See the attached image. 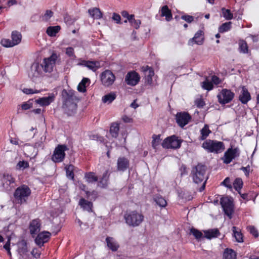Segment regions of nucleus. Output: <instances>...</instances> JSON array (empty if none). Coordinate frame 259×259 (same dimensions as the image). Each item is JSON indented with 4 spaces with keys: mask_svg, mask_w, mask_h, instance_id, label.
Masks as SVG:
<instances>
[{
    "mask_svg": "<svg viewBox=\"0 0 259 259\" xmlns=\"http://www.w3.org/2000/svg\"><path fill=\"white\" fill-rule=\"evenodd\" d=\"M75 93L73 91L66 90H64L62 92V96L64 99L63 108L69 115L73 114L77 108L76 102L78 99L75 95Z\"/></svg>",
    "mask_w": 259,
    "mask_h": 259,
    "instance_id": "f257e3e1",
    "label": "nucleus"
},
{
    "mask_svg": "<svg viewBox=\"0 0 259 259\" xmlns=\"http://www.w3.org/2000/svg\"><path fill=\"white\" fill-rule=\"evenodd\" d=\"M206 167L201 164H198L192 168L191 176L193 181L196 184L202 183L199 191L202 192L205 189L207 177L205 176Z\"/></svg>",
    "mask_w": 259,
    "mask_h": 259,
    "instance_id": "f03ea898",
    "label": "nucleus"
},
{
    "mask_svg": "<svg viewBox=\"0 0 259 259\" xmlns=\"http://www.w3.org/2000/svg\"><path fill=\"white\" fill-rule=\"evenodd\" d=\"M18 259L38 258L40 257V251L36 248H34L31 252L30 255L28 251L26 242L24 240L19 241L18 244Z\"/></svg>",
    "mask_w": 259,
    "mask_h": 259,
    "instance_id": "7ed1b4c3",
    "label": "nucleus"
},
{
    "mask_svg": "<svg viewBox=\"0 0 259 259\" xmlns=\"http://www.w3.org/2000/svg\"><path fill=\"white\" fill-rule=\"evenodd\" d=\"M126 223L131 227L139 226L144 221V217L140 211H131L124 215Z\"/></svg>",
    "mask_w": 259,
    "mask_h": 259,
    "instance_id": "20e7f679",
    "label": "nucleus"
},
{
    "mask_svg": "<svg viewBox=\"0 0 259 259\" xmlns=\"http://www.w3.org/2000/svg\"><path fill=\"white\" fill-rule=\"evenodd\" d=\"M30 194L31 190L29 188L23 185L18 187L15 190L14 197L18 203L22 204L26 202Z\"/></svg>",
    "mask_w": 259,
    "mask_h": 259,
    "instance_id": "39448f33",
    "label": "nucleus"
},
{
    "mask_svg": "<svg viewBox=\"0 0 259 259\" xmlns=\"http://www.w3.org/2000/svg\"><path fill=\"white\" fill-rule=\"evenodd\" d=\"M202 147L210 152L219 153L225 149L223 142L208 140L202 144Z\"/></svg>",
    "mask_w": 259,
    "mask_h": 259,
    "instance_id": "423d86ee",
    "label": "nucleus"
},
{
    "mask_svg": "<svg viewBox=\"0 0 259 259\" xmlns=\"http://www.w3.org/2000/svg\"><path fill=\"white\" fill-rule=\"evenodd\" d=\"M58 57V55L55 52H53L50 57L43 59L41 63V67H42V70L45 72L50 73L53 71Z\"/></svg>",
    "mask_w": 259,
    "mask_h": 259,
    "instance_id": "0eeeda50",
    "label": "nucleus"
},
{
    "mask_svg": "<svg viewBox=\"0 0 259 259\" xmlns=\"http://www.w3.org/2000/svg\"><path fill=\"white\" fill-rule=\"evenodd\" d=\"M221 204L225 214L229 219H231L234 213V204L232 199L228 197H224L221 200Z\"/></svg>",
    "mask_w": 259,
    "mask_h": 259,
    "instance_id": "6e6552de",
    "label": "nucleus"
},
{
    "mask_svg": "<svg viewBox=\"0 0 259 259\" xmlns=\"http://www.w3.org/2000/svg\"><path fill=\"white\" fill-rule=\"evenodd\" d=\"M68 148L65 145H58L56 147L52 157V160L55 162H62L65 156V151Z\"/></svg>",
    "mask_w": 259,
    "mask_h": 259,
    "instance_id": "1a4fd4ad",
    "label": "nucleus"
},
{
    "mask_svg": "<svg viewBox=\"0 0 259 259\" xmlns=\"http://www.w3.org/2000/svg\"><path fill=\"white\" fill-rule=\"evenodd\" d=\"M11 37V40L9 39H3L1 40V44L5 47H12L19 44L22 39L21 33L17 31L12 32Z\"/></svg>",
    "mask_w": 259,
    "mask_h": 259,
    "instance_id": "9d476101",
    "label": "nucleus"
},
{
    "mask_svg": "<svg viewBox=\"0 0 259 259\" xmlns=\"http://www.w3.org/2000/svg\"><path fill=\"white\" fill-rule=\"evenodd\" d=\"M181 142L175 136L166 138L162 143L163 148L165 149H177L180 147Z\"/></svg>",
    "mask_w": 259,
    "mask_h": 259,
    "instance_id": "9b49d317",
    "label": "nucleus"
},
{
    "mask_svg": "<svg viewBox=\"0 0 259 259\" xmlns=\"http://www.w3.org/2000/svg\"><path fill=\"white\" fill-rule=\"evenodd\" d=\"M100 78L102 84L107 87L113 84L115 80V75L109 70L103 72L101 74Z\"/></svg>",
    "mask_w": 259,
    "mask_h": 259,
    "instance_id": "f8f14e48",
    "label": "nucleus"
},
{
    "mask_svg": "<svg viewBox=\"0 0 259 259\" xmlns=\"http://www.w3.org/2000/svg\"><path fill=\"white\" fill-rule=\"evenodd\" d=\"M234 96V94L231 91L223 89L217 95L219 102L221 104H225L231 102Z\"/></svg>",
    "mask_w": 259,
    "mask_h": 259,
    "instance_id": "ddd939ff",
    "label": "nucleus"
},
{
    "mask_svg": "<svg viewBox=\"0 0 259 259\" xmlns=\"http://www.w3.org/2000/svg\"><path fill=\"white\" fill-rule=\"evenodd\" d=\"M191 117L187 112H180L176 115V121L179 125L182 127L187 124Z\"/></svg>",
    "mask_w": 259,
    "mask_h": 259,
    "instance_id": "4468645a",
    "label": "nucleus"
},
{
    "mask_svg": "<svg viewBox=\"0 0 259 259\" xmlns=\"http://www.w3.org/2000/svg\"><path fill=\"white\" fill-rule=\"evenodd\" d=\"M140 79L139 74L135 71L128 72L125 76V81L128 85H136L139 81Z\"/></svg>",
    "mask_w": 259,
    "mask_h": 259,
    "instance_id": "2eb2a0df",
    "label": "nucleus"
},
{
    "mask_svg": "<svg viewBox=\"0 0 259 259\" xmlns=\"http://www.w3.org/2000/svg\"><path fill=\"white\" fill-rule=\"evenodd\" d=\"M51 236V233L48 231H44L39 233L35 239V243L40 247L42 246L44 243L47 242Z\"/></svg>",
    "mask_w": 259,
    "mask_h": 259,
    "instance_id": "dca6fc26",
    "label": "nucleus"
},
{
    "mask_svg": "<svg viewBox=\"0 0 259 259\" xmlns=\"http://www.w3.org/2000/svg\"><path fill=\"white\" fill-rule=\"evenodd\" d=\"M238 152V150L236 148H229L228 149L225 153L223 158L224 162L226 164L230 163L233 159L238 156L239 154Z\"/></svg>",
    "mask_w": 259,
    "mask_h": 259,
    "instance_id": "f3484780",
    "label": "nucleus"
},
{
    "mask_svg": "<svg viewBox=\"0 0 259 259\" xmlns=\"http://www.w3.org/2000/svg\"><path fill=\"white\" fill-rule=\"evenodd\" d=\"M204 40V32L202 30H198L195 34L194 36L190 39L188 41L190 46H193L194 44L201 45L203 43Z\"/></svg>",
    "mask_w": 259,
    "mask_h": 259,
    "instance_id": "a211bd4d",
    "label": "nucleus"
},
{
    "mask_svg": "<svg viewBox=\"0 0 259 259\" xmlns=\"http://www.w3.org/2000/svg\"><path fill=\"white\" fill-rule=\"evenodd\" d=\"M43 70L41 67V63L39 65L38 63H34L31 67L29 76L33 79L41 75Z\"/></svg>",
    "mask_w": 259,
    "mask_h": 259,
    "instance_id": "6ab92c4d",
    "label": "nucleus"
},
{
    "mask_svg": "<svg viewBox=\"0 0 259 259\" xmlns=\"http://www.w3.org/2000/svg\"><path fill=\"white\" fill-rule=\"evenodd\" d=\"M130 162L128 159L124 157H119L117 161V169L118 171H124L129 167Z\"/></svg>",
    "mask_w": 259,
    "mask_h": 259,
    "instance_id": "aec40b11",
    "label": "nucleus"
},
{
    "mask_svg": "<svg viewBox=\"0 0 259 259\" xmlns=\"http://www.w3.org/2000/svg\"><path fill=\"white\" fill-rule=\"evenodd\" d=\"M55 95L53 93L50 94L48 97L39 98L36 100V102L41 106H47L54 102Z\"/></svg>",
    "mask_w": 259,
    "mask_h": 259,
    "instance_id": "412c9836",
    "label": "nucleus"
},
{
    "mask_svg": "<svg viewBox=\"0 0 259 259\" xmlns=\"http://www.w3.org/2000/svg\"><path fill=\"white\" fill-rule=\"evenodd\" d=\"M78 65L85 66L93 71H96L100 67V63L98 61L81 60Z\"/></svg>",
    "mask_w": 259,
    "mask_h": 259,
    "instance_id": "4be33fe9",
    "label": "nucleus"
},
{
    "mask_svg": "<svg viewBox=\"0 0 259 259\" xmlns=\"http://www.w3.org/2000/svg\"><path fill=\"white\" fill-rule=\"evenodd\" d=\"M106 242L107 247L112 251H116L119 247L117 241L113 237H107L106 238Z\"/></svg>",
    "mask_w": 259,
    "mask_h": 259,
    "instance_id": "5701e85b",
    "label": "nucleus"
},
{
    "mask_svg": "<svg viewBox=\"0 0 259 259\" xmlns=\"http://www.w3.org/2000/svg\"><path fill=\"white\" fill-rule=\"evenodd\" d=\"M239 98L243 104H246L251 99L250 93L245 87H242Z\"/></svg>",
    "mask_w": 259,
    "mask_h": 259,
    "instance_id": "b1692460",
    "label": "nucleus"
},
{
    "mask_svg": "<svg viewBox=\"0 0 259 259\" xmlns=\"http://www.w3.org/2000/svg\"><path fill=\"white\" fill-rule=\"evenodd\" d=\"M143 71L145 73V82L151 84L152 83V77L154 75L153 70L150 67L146 66L143 67Z\"/></svg>",
    "mask_w": 259,
    "mask_h": 259,
    "instance_id": "393cba45",
    "label": "nucleus"
},
{
    "mask_svg": "<svg viewBox=\"0 0 259 259\" xmlns=\"http://www.w3.org/2000/svg\"><path fill=\"white\" fill-rule=\"evenodd\" d=\"M40 224L38 220H33L29 226L30 232L32 235L36 234L40 231Z\"/></svg>",
    "mask_w": 259,
    "mask_h": 259,
    "instance_id": "a878e982",
    "label": "nucleus"
},
{
    "mask_svg": "<svg viewBox=\"0 0 259 259\" xmlns=\"http://www.w3.org/2000/svg\"><path fill=\"white\" fill-rule=\"evenodd\" d=\"M40 146V144L36 143L34 146H27L25 148V151L27 152L29 156L30 157H34L37 154L38 150L36 147Z\"/></svg>",
    "mask_w": 259,
    "mask_h": 259,
    "instance_id": "bb28decb",
    "label": "nucleus"
},
{
    "mask_svg": "<svg viewBox=\"0 0 259 259\" xmlns=\"http://www.w3.org/2000/svg\"><path fill=\"white\" fill-rule=\"evenodd\" d=\"M161 16L165 17L167 21H169L172 19V14L171 11L168 9L167 6H164L161 9Z\"/></svg>",
    "mask_w": 259,
    "mask_h": 259,
    "instance_id": "cd10ccee",
    "label": "nucleus"
},
{
    "mask_svg": "<svg viewBox=\"0 0 259 259\" xmlns=\"http://www.w3.org/2000/svg\"><path fill=\"white\" fill-rule=\"evenodd\" d=\"M88 12L90 15L96 19H99L102 17V13L100 9L97 8H94L89 10Z\"/></svg>",
    "mask_w": 259,
    "mask_h": 259,
    "instance_id": "c85d7f7f",
    "label": "nucleus"
},
{
    "mask_svg": "<svg viewBox=\"0 0 259 259\" xmlns=\"http://www.w3.org/2000/svg\"><path fill=\"white\" fill-rule=\"evenodd\" d=\"M204 233L205 237L209 239L217 237L220 235L219 231L217 229L206 230L204 231Z\"/></svg>",
    "mask_w": 259,
    "mask_h": 259,
    "instance_id": "c756f323",
    "label": "nucleus"
},
{
    "mask_svg": "<svg viewBox=\"0 0 259 259\" xmlns=\"http://www.w3.org/2000/svg\"><path fill=\"white\" fill-rule=\"evenodd\" d=\"M79 204L84 210H87L88 211H91L92 210V207L93 206L92 203L85 200L84 199H81L79 200Z\"/></svg>",
    "mask_w": 259,
    "mask_h": 259,
    "instance_id": "7c9ffc66",
    "label": "nucleus"
},
{
    "mask_svg": "<svg viewBox=\"0 0 259 259\" xmlns=\"http://www.w3.org/2000/svg\"><path fill=\"white\" fill-rule=\"evenodd\" d=\"M236 253L232 249L227 248L223 253V259H236Z\"/></svg>",
    "mask_w": 259,
    "mask_h": 259,
    "instance_id": "2f4dec72",
    "label": "nucleus"
},
{
    "mask_svg": "<svg viewBox=\"0 0 259 259\" xmlns=\"http://www.w3.org/2000/svg\"><path fill=\"white\" fill-rule=\"evenodd\" d=\"M119 130V123L117 122L112 123L110 128V133L112 137L113 138H117L118 135Z\"/></svg>",
    "mask_w": 259,
    "mask_h": 259,
    "instance_id": "473e14b6",
    "label": "nucleus"
},
{
    "mask_svg": "<svg viewBox=\"0 0 259 259\" xmlns=\"http://www.w3.org/2000/svg\"><path fill=\"white\" fill-rule=\"evenodd\" d=\"M116 98V94L114 93H110L102 97V101L104 103H111Z\"/></svg>",
    "mask_w": 259,
    "mask_h": 259,
    "instance_id": "72a5a7b5",
    "label": "nucleus"
},
{
    "mask_svg": "<svg viewBox=\"0 0 259 259\" xmlns=\"http://www.w3.org/2000/svg\"><path fill=\"white\" fill-rule=\"evenodd\" d=\"M60 26H50L47 29V33L50 36H55L60 30Z\"/></svg>",
    "mask_w": 259,
    "mask_h": 259,
    "instance_id": "f704fd0d",
    "label": "nucleus"
},
{
    "mask_svg": "<svg viewBox=\"0 0 259 259\" xmlns=\"http://www.w3.org/2000/svg\"><path fill=\"white\" fill-rule=\"evenodd\" d=\"M210 133H211V131L209 130L208 126L205 124L200 131V139L202 140L205 139Z\"/></svg>",
    "mask_w": 259,
    "mask_h": 259,
    "instance_id": "c9c22d12",
    "label": "nucleus"
},
{
    "mask_svg": "<svg viewBox=\"0 0 259 259\" xmlns=\"http://www.w3.org/2000/svg\"><path fill=\"white\" fill-rule=\"evenodd\" d=\"M240 52L246 54L248 52V47L246 42L243 40H241L239 42Z\"/></svg>",
    "mask_w": 259,
    "mask_h": 259,
    "instance_id": "e433bc0d",
    "label": "nucleus"
},
{
    "mask_svg": "<svg viewBox=\"0 0 259 259\" xmlns=\"http://www.w3.org/2000/svg\"><path fill=\"white\" fill-rule=\"evenodd\" d=\"M65 169L67 177L68 178L73 180L74 179V166L72 165H67L65 167Z\"/></svg>",
    "mask_w": 259,
    "mask_h": 259,
    "instance_id": "4c0bfd02",
    "label": "nucleus"
},
{
    "mask_svg": "<svg viewBox=\"0 0 259 259\" xmlns=\"http://www.w3.org/2000/svg\"><path fill=\"white\" fill-rule=\"evenodd\" d=\"M89 81L87 78H84L77 86V90L80 92H84L86 91L85 83Z\"/></svg>",
    "mask_w": 259,
    "mask_h": 259,
    "instance_id": "58836bf2",
    "label": "nucleus"
},
{
    "mask_svg": "<svg viewBox=\"0 0 259 259\" xmlns=\"http://www.w3.org/2000/svg\"><path fill=\"white\" fill-rule=\"evenodd\" d=\"M154 200L156 204L161 207H164L167 205L166 201L161 196H156Z\"/></svg>",
    "mask_w": 259,
    "mask_h": 259,
    "instance_id": "ea45409f",
    "label": "nucleus"
},
{
    "mask_svg": "<svg viewBox=\"0 0 259 259\" xmlns=\"http://www.w3.org/2000/svg\"><path fill=\"white\" fill-rule=\"evenodd\" d=\"M152 147L154 149H156L161 143V139H160V136L159 135H153L152 137Z\"/></svg>",
    "mask_w": 259,
    "mask_h": 259,
    "instance_id": "a19ab883",
    "label": "nucleus"
},
{
    "mask_svg": "<svg viewBox=\"0 0 259 259\" xmlns=\"http://www.w3.org/2000/svg\"><path fill=\"white\" fill-rule=\"evenodd\" d=\"M236 227H233L232 230L234 233V236L235 237L237 241L239 242H243L242 234L239 231H237Z\"/></svg>",
    "mask_w": 259,
    "mask_h": 259,
    "instance_id": "79ce46f5",
    "label": "nucleus"
},
{
    "mask_svg": "<svg viewBox=\"0 0 259 259\" xmlns=\"http://www.w3.org/2000/svg\"><path fill=\"white\" fill-rule=\"evenodd\" d=\"M85 178L87 181L89 183L95 182L98 181L97 177L93 172L87 174L85 175Z\"/></svg>",
    "mask_w": 259,
    "mask_h": 259,
    "instance_id": "37998d69",
    "label": "nucleus"
},
{
    "mask_svg": "<svg viewBox=\"0 0 259 259\" xmlns=\"http://www.w3.org/2000/svg\"><path fill=\"white\" fill-rule=\"evenodd\" d=\"M231 24L232 23L231 22L223 23L219 27V32L221 33H223L229 30L231 27Z\"/></svg>",
    "mask_w": 259,
    "mask_h": 259,
    "instance_id": "c03bdc74",
    "label": "nucleus"
},
{
    "mask_svg": "<svg viewBox=\"0 0 259 259\" xmlns=\"http://www.w3.org/2000/svg\"><path fill=\"white\" fill-rule=\"evenodd\" d=\"M222 13L224 17L226 20H231L233 17V14L231 12L230 10L229 9H226L225 8L222 9Z\"/></svg>",
    "mask_w": 259,
    "mask_h": 259,
    "instance_id": "a18cd8bd",
    "label": "nucleus"
},
{
    "mask_svg": "<svg viewBox=\"0 0 259 259\" xmlns=\"http://www.w3.org/2000/svg\"><path fill=\"white\" fill-rule=\"evenodd\" d=\"M242 181L240 178L236 179L233 183V186L234 189L238 192L241 190L242 187Z\"/></svg>",
    "mask_w": 259,
    "mask_h": 259,
    "instance_id": "49530a36",
    "label": "nucleus"
},
{
    "mask_svg": "<svg viewBox=\"0 0 259 259\" xmlns=\"http://www.w3.org/2000/svg\"><path fill=\"white\" fill-rule=\"evenodd\" d=\"M110 176V171L109 170H106L103 174L101 178L100 183H102L104 185H106L107 182Z\"/></svg>",
    "mask_w": 259,
    "mask_h": 259,
    "instance_id": "de8ad7c7",
    "label": "nucleus"
},
{
    "mask_svg": "<svg viewBox=\"0 0 259 259\" xmlns=\"http://www.w3.org/2000/svg\"><path fill=\"white\" fill-rule=\"evenodd\" d=\"M29 167V163L28 162L22 160L20 161L16 165V169L19 170H23Z\"/></svg>",
    "mask_w": 259,
    "mask_h": 259,
    "instance_id": "09e8293b",
    "label": "nucleus"
},
{
    "mask_svg": "<svg viewBox=\"0 0 259 259\" xmlns=\"http://www.w3.org/2000/svg\"><path fill=\"white\" fill-rule=\"evenodd\" d=\"M65 54L72 59L76 58L74 49L72 47H67L65 49Z\"/></svg>",
    "mask_w": 259,
    "mask_h": 259,
    "instance_id": "8fccbe9b",
    "label": "nucleus"
},
{
    "mask_svg": "<svg viewBox=\"0 0 259 259\" xmlns=\"http://www.w3.org/2000/svg\"><path fill=\"white\" fill-rule=\"evenodd\" d=\"M202 87L205 90L210 91L213 88V84L211 82L206 80L202 83Z\"/></svg>",
    "mask_w": 259,
    "mask_h": 259,
    "instance_id": "3c124183",
    "label": "nucleus"
},
{
    "mask_svg": "<svg viewBox=\"0 0 259 259\" xmlns=\"http://www.w3.org/2000/svg\"><path fill=\"white\" fill-rule=\"evenodd\" d=\"M190 232L197 239H200L202 237V233L196 229L192 228Z\"/></svg>",
    "mask_w": 259,
    "mask_h": 259,
    "instance_id": "603ef678",
    "label": "nucleus"
},
{
    "mask_svg": "<svg viewBox=\"0 0 259 259\" xmlns=\"http://www.w3.org/2000/svg\"><path fill=\"white\" fill-rule=\"evenodd\" d=\"M3 182L6 183L7 185L14 183V179L11 175L7 174L4 175Z\"/></svg>",
    "mask_w": 259,
    "mask_h": 259,
    "instance_id": "864d4df0",
    "label": "nucleus"
},
{
    "mask_svg": "<svg viewBox=\"0 0 259 259\" xmlns=\"http://www.w3.org/2000/svg\"><path fill=\"white\" fill-rule=\"evenodd\" d=\"M22 92L27 95L37 94L40 93V91L32 89L24 88L22 90Z\"/></svg>",
    "mask_w": 259,
    "mask_h": 259,
    "instance_id": "5fc2aeb1",
    "label": "nucleus"
},
{
    "mask_svg": "<svg viewBox=\"0 0 259 259\" xmlns=\"http://www.w3.org/2000/svg\"><path fill=\"white\" fill-rule=\"evenodd\" d=\"M53 13L51 10L46 11L45 14H44L42 19L44 20L47 21H48L51 17H52Z\"/></svg>",
    "mask_w": 259,
    "mask_h": 259,
    "instance_id": "6e6d98bb",
    "label": "nucleus"
},
{
    "mask_svg": "<svg viewBox=\"0 0 259 259\" xmlns=\"http://www.w3.org/2000/svg\"><path fill=\"white\" fill-rule=\"evenodd\" d=\"M248 230L250 233L253 235L255 237L258 236V233L256 229L253 226H249L248 227Z\"/></svg>",
    "mask_w": 259,
    "mask_h": 259,
    "instance_id": "4d7b16f0",
    "label": "nucleus"
},
{
    "mask_svg": "<svg viewBox=\"0 0 259 259\" xmlns=\"http://www.w3.org/2000/svg\"><path fill=\"white\" fill-rule=\"evenodd\" d=\"M181 18L188 23H191L194 20V17L188 15H183Z\"/></svg>",
    "mask_w": 259,
    "mask_h": 259,
    "instance_id": "13d9d810",
    "label": "nucleus"
},
{
    "mask_svg": "<svg viewBox=\"0 0 259 259\" xmlns=\"http://www.w3.org/2000/svg\"><path fill=\"white\" fill-rule=\"evenodd\" d=\"M222 184L225 186L227 188L230 189L232 188V186L230 184V180L229 178H226L223 182H222Z\"/></svg>",
    "mask_w": 259,
    "mask_h": 259,
    "instance_id": "bf43d9fd",
    "label": "nucleus"
},
{
    "mask_svg": "<svg viewBox=\"0 0 259 259\" xmlns=\"http://www.w3.org/2000/svg\"><path fill=\"white\" fill-rule=\"evenodd\" d=\"M131 24L136 28L138 29L141 24V21L140 20H134L133 21V23Z\"/></svg>",
    "mask_w": 259,
    "mask_h": 259,
    "instance_id": "052dcab7",
    "label": "nucleus"
},
{
    "mask_svg": "<svg viewBox=\"0 0 259 259\" xmlns=\"http://www.w3.org/2000/svg\"><path fill=\"white\" fill-rule=\"evenodd\" d=\"M10 245V239H9L7 242L4 246V248L8 251V253H9V254L11 255Z\"/></svg>",
    "mask_w": 259,
    "mask_h": 259,
    "instance_id": "680f3d73",
    "label": "nucleus"
},
{
    "mask_svg": "<svg viewBox=\"0 0 259 259\" xmlns=\"http://www.w3.org/2000/svg\"><path fill=\"white\" fill-rule=\"evenodd\" d=\"M211 81L215 84H218L221 82L220 78L215 75H213L212 76Z\"/></svg>",
    "mask_w": 259,
    "mask_h": 259,
    "instance_id": "e2e57ef3",
    "label": "nucleus"
},
{
    "mask_svg": "<svg viewBox=\"0 0 259 259\" xmlns=\"http://www.w3.org/2000/svg\"><path fill=\"white\" fill-rule=\"evenodd\" d=\"M195 104L198 107H202L204 105V102L202 99H199L196 100Z\"/></svg>",
    "mask_w": 259,
    "mask_h": 259,
    "instance_id": "0e129e2a",
    "label": "nucleus"
},
{
    "mask_svg": "<svg viewBox=\"0 0 259 259\" xmlns=\"http://www.w3.org/2000/svg\"><path fill=\"white\" fill-rule=\"evenodd\" d=\"M112 19L116 22V23H119L120 22L121 18L119 15L117 14L116 13H114Z\"/></svg>",
    "mask_w": 259,
    "mask_h": 259,
    "instance_id": "69168bd1",
    "label": "nucleus"
},
{
    "mask_svg": "<svg viewBox=\"0 0 259 259\" xmlns=\"http://www.w3.org/2000/svg\"><path fill=\"white\" fill-rule=\"evenodd\" d=\"M180 171L181 172V175H182L186 174L187 172V168H186V166H185L184 165H182L180 167Z\"/></svg>",
    "mask_w": 259,
    "mask_h": 259,
    "instance_id": "338daca9",
    "label": "nucleus"
},
{
    "mask_svg": "<svg viewBox=\"0 0 259 259\" xmlns=\"http://www.w3.org/2000/svg\"><path fill=\"white\" fill-rule=\"evenodd\" d=\"M241 169L244 171L246 176L249 175V167H242Z\"/></svg>",
    "mask_w": 259,
    "mask_h": 259,
    "instance_id": "774afa93",
    "label": "nucleus"
}]
</instances>
